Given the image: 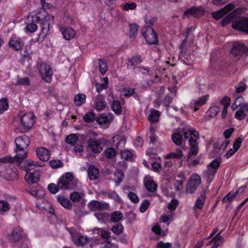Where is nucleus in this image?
<instances>
[{"mask_svg":"<svg viewBox=\"0 0 248 248\" xmlns=\"http://www.w3.org/2000/svg\"><path fill=\"white\" fill-rule=\"evenodd\" d=\"M156 18L152 16H146L144 17V21L148 26H151L155 22Z\"/></svg>","mask_w":248,"mask_h":248,"instance_id":"obj_60","label":"nucleus"},{"mask_svg":"<svg viewBox=\"0 0 248 248\" xmlns=\"http://www.w3.org/2000/svg\"><path fill=\"white\" fill-rule=\"evenodd\" d=\"M209 98V95H204L196 99L192 100L189 104L190 108L194 109L195 111L199 109L200 107L206 104Z\"/></svg>","mask_w":248,"mask_h":248,"instance_id":"obj_20","label":"nucleus"},{"mask_svg":"<svg viewBox=\"0 0 248 248\" xmlns=\"http://www.w3.org/2000/svg\"><path fill=\"white\" fill-rule=\"evenodd\" d=\"M201 182L200 175L196 173L192 174L186 185V192L193 193L201 185Z\"/></svg>","mask_w":248,"mask_h":248,"instance_id":"obj_11","label":"nucleus"},{"mask_svg":"<svg viewBox=\"0 0 248 248\" xmlns=\"http://www.w3.org/2000/svg\"><path fill=\"white\" fill-rule=\"evenodd\" d=\"M242 143V139L240 138L237 139L233 145V149H231L229 150V151L226 153L225 156L226 158H229L231 156L233 155L234 153L239 149Z\"/></svg>","mask_w":248,"mask_h":248,"instance_id":"obj_33","label":"nucleus"},{"mask_svg":"<svg viewBox=\"0 0 248 248\" xmlns=\"http://www.w3.org/2000/svg\"><path fill=\"white\" fill-rule=\"evenodd\" d=\"M73 179V174L71 172H67L62 175L58 180V186L61 189H66L70 187V185Z\"/></svg>","mask_w":248,"mask_h":248,"instance_id":"obj_14","label":"nucleus"},{"mask_svg":"<svg viewBox=\"0 0 248 248\" xmlns=\"http://www.w3.org/2000/svg\"><path fill=\"white\" fill-rule=\"evenodd\" d=\"M124 192L127 195L129 200L134 203H138L139 202V198L136 193L134 191L135 190V187L129 186H125L124 187Z\"/></svg>","mask_w":248,"mask_h":248,"instance_id":"obj_27","label":"nucleus"},{"mask_svg":"<svg viewBox=\"0 0 248 248\" xmlns=\"http://www.w3.org/2000/svg\"><path fill=\"white\" fill-rule=\"evenodd\" d=\"M111 230L114 233L120 234L123 231V227L121 224H117L113 226Z\"/></svg>","mask_w":248,"mask_h":248,"instance_id":"obj_62","label":"nucleus"},{"mask_svg":"<svg viewBox=\"0 0 248 248\" xmlns=\"http://www.w3.org/2000/svg\"><path fill=\"white\" fill-rule=\"evenodd\" d=\"M168 90L170 91V93H168L166 96L164 102V105L167 107L169 106L173 97L175 95L176 93V88L175 86L173 88L169 87L168 88Z\"/></svg>","mask_w":248,"mask_h":248,"instance_id":"obj_34","label":"nucleus"},{"mask_svg":"<svg viewBox=\"0 0 248 248\" xmlns=\"http://www.w3.org/2000/svg\"><path fill=\"white\" fill-rule=\"evenodd\" d=\"M25 170L26 174L25 176V180L28 184H34L37 183L40 179V171L35 168L39 167L38 162H35L31 160H27L25 162Z\"/></svg>","mask_w":248,"mask_h":248,"instance_id":"obj_4","label":"nucleus"},{"mask_svg":"<svg viewBox=\"0 0 248 248\" xmlns=\"http://www.w3.org/2000/svg\"><path fill=\"white\" fill-rule=\"evenodd\" d=\"M82 196V193L75 191L70 194V198L74 202H78L80 200Z\"/></svg>","mask_w":248,"mask_h":248,"instance_id":"obj_58","label":"nucleus"},{"mask_svg":"<svg viewBox=\"0 0 248 248\" xmlns=\"http://www.w3.org/2000/svg\"><path fill=\"white\" fill-rule=\"evenodd\" d=\"M220 111V108L216 105L212 106L207 111V115L211 118L215 117Z\"/></svg>","mask_w":248,"mask_h":248,"instance_id":"obj_46","label":"nucleus"},{"mask_svg":"<svg viewBox=\"0 0 248 248\" xmlns=\"http://www.w3.org/2000/svg\"><path fill=\"white\" fill-rule=\"evenodd\" d=\"M29 192L35 197L40 199L36 202V206L39 209L48 211L51 214L54 213V210L50 203L46 199H42L46 194V191L44 188L40 187L32 188L30 190Z\"/></svg>","mask_w":248,"mask_h":248,"instance_id":"obj_6","label":"nucleus"},{"mask_svg":"<svg viewBox=\"0 0 248 248\" xmlns=\"http://www.w3.org/2000/svg\"><path fill=\"white\" fill-rule=\"evenodd\" d=\"M95 108L98 110H102L105 108V104L103 97L101 95H98L95 100Z\"/></svg>","mask_w":248,"mask_h":248,"instance_id":"obj_42","label":"nucleus"},{"mask_svg":"<svg viewBox=\"0 0 248 248\" xmlns=\"http://www.w3.org/2000/svg\"><path fill=\"white\" fill-rule=\"evenodd\" d=\"M98 62L99 70L101 73L104 75L106 74L108 69V63L105 60L101 59H99Z\"/></svg>","mask_w":248,"mask_h":248,"instance_id":"obj_47","label":"nucleus"},{"mask_svg":"<svg viewBox=\"0 0 248 248\" xmlns=\"http://www.w3.org/2000/svg\"><path fill=\"white\" fill-rule=\"evenodd\" d=\"M13 160L11 156L0 158V176L7 180H16L18 177L16 169L9 166Z\"/></svg>","mask_w":248,"mask_h":248,"instance_id":"obj_3","label":"nucleus"},{"mask_svg":"<svg viewBox=\"0 0 248 248\" xmlns=\"http://www.w3.org/2000/svg\"><path fill=\"white\" fill-rule=\"evenodd\" d=\"M94 216L99 221H105L108 218V215L103 211L96 212L94 213Z\"/></svg>","mask_w":248,"mask_h":248,"instance_id":"obj_53","label":"nucleus"},{"mask_svg":"<svg viewBox=\"0 0 248 248\" xmlns=\"http://www.w3.org/2000/svg\"><path fill=\"white\" fill-rule=\"evenodd\" d=\"M106 156L108 158H111L116 155L115 150L112 148H108L104 152Z\"/></svg>","mask_w":248,"mask_h":248,"instance_id":"obj_64","label":"nucleus"},{"mask_svg":"<svg viewBox=\"0 0 248 248\" xmlns=\"http://www.w3.org/2000/svg\"><path fill=\"white\" fill-rule=\"evenodd\" d=\"M206 199L205 192L201 194L200 196L196 200L193 209L196 212H200L202 209Z\"/></svg>","mask_w":248,"mask_h":248,"instance_id":"obj_32","label":"nucleus"},{"mask_svg":"<svg viewBox=\"0 0 248 248\" xmlns=\"http://www.w3.org/2000/svg\"><path fill=\"white\" fill-rule=\"evenodd\" d=\"M111 108L115 113L119 114L122 112V107L119 101L114 100L111 104Z\"/></svg>","mask_w":248,"mask_h":248,"instance_id":"obj_49","label":"nucleus"},{"mask_svg":"<svg viewBox=\"0 0 248 248\" xmlns=\"http://www.w3.org/2000/svg\"><path fill=\"white\" fill-rule=\"evenodd\" d=\"M8 104L6 99L2 98L0 100V113L7 109Z\"/></svg>","mask_w":248,"mask_h":248,"instance_id":"obj_61","label":"nucleus"},{"mask_svg":"<svg viewBox=\"0 0 248 248\" xmlns=\"http://www.w3.org/2000/svg\"><path fill=\"white\" fill-rule=\"evenodd\" d=\"M142 60L140 56L132 57L128 62L127 66L129 68L134 69L137 65L141 62Z\"/></svg>","mask_w":248,"mask_h":248,"instance_id":"obj_37","label":"nucleus"},{"mask_svg":"<svg viewBox=\"0 0 248 248\" xmlns=\"http://www.w3.org/2000/svg\"><path fill=\"white\" fill-rule=\"evenodd\" d=\"M118 141V142L116 144V147L117 149L120 148H123L126 143V140L124 137H121L119 135L114 136L112 138V142L114 144V142Z\"/></svg>","mask_w":248,"mask_h":248,"instance_id":"obj_38","label":"nucleus"},{"mask_svg":"<svg viewBox=\"0 0 248 248\" xmlns=\"http://www.w3.org/2000/svg\"><path fill=\"white\" fill-rule=\"evenodd\" d=\"M184 155L181 149H177L175 152L170 153L165 156V158L167 159H180Z\"/></svg>","mask_w":248,"mask_h":248,"instance_id":"obj_36","label":"nucleus"},{"mask_svg":"<svg viewBox=\"0 0 248 248\" xmlns=\"http://www.w3.org/2000/svg\"><path fill=\"white\" fill-rule=\"evenodd\" d=\"M112 119V114H109L108 115L101 114L97 117L96 120L100 125H106L107 126Z\"/></svg>","mask_w":248,"mask_h":248,"instance_id":"obj_31","label":"nucleus"},{"mask_svg":"<svg viewBox=\"0 0 248 248\" xmlns=\"http://www.w3.org/2000/svg\"><path fill=\"white\" fill-rule=\"evenodd\" d=\"M26 149L16 148V154L14 157H12V159H13L12 162H16L19 165L27 156V152Z\"/></svg>","mask_w":248,"mask_h":248,"instance_id":"obj_25","label":"nucleus"},{"mask_svg":"<svg viewBox=\"0 0 248 248\" xmlns=\"http://www.w3.org/2000/svg\"><path fill=\"white\" fill-rule=\"evenodd\" d=\"M205 12L204 9L201 6L192 7L184 12L185 16L198 17L202 16Z\"/></svg>","mask_w":248,"mask_h":248,"instance_id":"obj_21","label":"nucleus"},{"mask_svg":"<svg viewBox=\"0 0 248 248\" xmlns=\"http://www.w3.org/2000/svg\"><path fill=\"white\" fill-rule=\"evenodd\" d=\"M31 83L30 79L27 77L19 78L18 77L16 85L17 86H29Z\"/></svg>","mask_w":248,"mask_h":248,"instance_id":"obj_48","label":"nucleus"},{"mask_svg":"<svg viewBox=\"0 0 248 248\" xmlns=\"http://www.w3.org/2000/svg\"><path fill=\"white\" fill-rule=\"evenodd\" d=\"M173 216V213L172 212L168 211L161 216L160 220L162 222H167L172 220Z\"/></svg>","mask_w":248,"mask_h":248,"instance_id":"obj_50","label":"nucleus"},{"mask_svg":"<svg viewBox=\"0 0 248 248\" xmlns=\"http://www.w3.org/2000/svg\"><path fill=\"white\" fill-rule=\"evenodd\" d=\"M237 196V193L235 192H229L226 195L223 199V202H230L233 200Z\"/></svg>","mask_w":248,"mask_h":248,"instance_id":"obj_59","label":"nucleus"},{"mask_svg":"<svg viewBox=\"0 0 248 248\" xmlns=\"http://www.w3.org/2000/svg\"><path fill=\"white\" fill-rule=\"evenodd\" d=\"M78 137L76 134H71L66 138V141L69 144L74 146L77 142Z\"/></svg>","mask_w":248,"mask_h":248,"instance_id":"obj_55","label":"nucleus"},{"mask_svg":"<svg viewBox=\"0 0 248 248\" xmlns=\"http://www.w3.org/2000/svg\"><path fill=\"white\" fill-rule=\"evenodd\" d=\"M58 201L65 208L70 209L72 207V203L70 201L64 196H59L57 197Z\"/></svg>","mask_w":248,"mask_h":248,"instance_id":"obj_41","label":"nucleus"},{"mask_svg":"<svg viewBox=\"0 0 248 248\" xmlns=\"http://www.w3.org/2000/svg\"><path fill=\"white\" fill-rule=\"evenodd\" d=\"M121 155L122 157L125 160H132L135 156L134 152L129 150L121 152Z\"/></svg>","mask_w":248,"mask_h":248,"instance_id":"obj_44","label":"nucleus"},{"mask_svg":"<svg viewBox=\"0 0 248 248\" xmlns=\"http://www.w3.org/2000/svg\"><path fill=\"white\" fill-rule=\"evenodd\" d=\"M38 69L42 79L46 83L51 82L53 71L50 66L46 63H41Z\"/></svg>","mask_w":248,"mask_h":248,"instance_id":"obj_10","label":"nucleus"},{"mask_svg":"<svg viewBox=\"0 0 248 248\" xmlns=\"http://www.w3.org/2000/svg\"><path fill=\"white\" fill-rule=\"evenodd\" d=\"M88 173L91 180H95L98 177V170L93 166H91L88 168Z\"/></svg>","mask_w":248,"mask_h":248,"instance_id":"obj_40","label":"nucleus"},{"mask_svg":"<svg viewBox=\"0 0 248 248\" xmlns=\"http://www.w3.org/2000/svg\"><path fill=\"white\" fill-rule=\"evenodd\" d=\"M241 9H235L228 15L222 22V26H225L229 22H232L233 29L248 33V17L239 16Z\"/></svg>","mask_w":248,"mask_h":248,"instance_id":"obj_1","label":"nucleus"},{"mask_svg":"<svg viewBox=\"0 0 248 248\" xmlns=\"http://www.w3.org/2000/svg\"><path fill=\"white\" fill-rule=\"evenodd\" d=\"M28 235L20 227L15 228L10 235H9V239L14 242H18L20 239L26 240Z\"/></svg>","mask_w":248,"mask_h":248,"instance_id":"obj_17","label":"nucleus"},{"mask_svg":"<svg viewBox=\"0 0 248 248\" xmlns=\"http://www.w3.org/2000/svg\"><path fill=\"white\" fill-rule=\"evenodd\" d=\"M73 148V152L78 155H82L84 153V147L82 145L77 143L75 144Z\"/></svg>","mask_w":248,"mask_h":248,"instance_id":"obj_52","label":"nucleus"},{"mask_svg":"<svg viewBox=\"0 0 248 248\" xmlns=\"http://www.w3.org/2000/svg\"><path fill=\"white\" fill-rule=\"evenodd\" d=\"M63 38L67 40H70L74 38L76 35V31L70 27H61L60 28Z\"/></svg>","mask_w":248,"mask_h":248,"instance_id":"obj_26","label":"nucleus"},{"mask_svg":"<svg viewBox=\"0 0 248 248\" xmlns=\"http://www.w3.org/2000/svg\"><path fill=\"white\" fill-rule=\"evenodd\" d=\"M186 176L182 172L178 173L175 178L174 187L177 192H181L184 188L183 183L185 181Z\"/></svg>","mask_w":248,"mask_h":248,"instance_id":"obj_23","label":"nucleus"},{"mask_svg":"<svg viewBox=\"0 0 248 248\" xmlns=\"http://www.w3.org/2000/svg\"><path fill=\"white\" fill-rule=\"evenodd\" d=\"M248 52V49L243 43H234L233 44L231 53L237 59H240Z\"/></svg>","mask_w":248,"mask_h":248,"instance_id":"obj_15","label":"nucleus"},{"mask_svg":"<svg viewBox=\"0 0 248 248\" xmlns=\"http://www.w3.org/2000/svg\"><path fill=\"white\" fill-rule=\"evenodd\" d=\"M234 8L235 5L233 4L230 3L227 5L223 8L218 11L213 12L212 15L214 18L217 20L221 19L224 16L226 15V16L223 19H224L235 10ZM222 22V21H221V22Z\"/></svg>","mask_w":248,"mask_h":248,"instance_id":"obj_12","label":"nucleus"},{"mask_svg":"<svg viewBox=\"0 0 248 248\" xmlns=\"http://www.w3.org/2000/svg\"><path fill=\"white\" fill-rule=\"evenodd\" d=\"M24 45L23 39L16 35H12L10 38L9 46L15 50H20L24 46Z\"/></svg>","mask_w":248,"mask_h":248,"instance_id":"obj_19","label":"nucleus"},{"mask_svg":"<svg viewBox=\"0 0 248 248\" xmlns=\"http://www.w3.org/2000/svg\"><path fill=\"white\" fill-rule=\"evenodd\" d=\"M10 208L9 203L4 200L0 201V212H7Z\"/></svg>","mask_w":248,"mask_h":248,"instance_id":"obj_56","label":"nucleus"},{"mask_svg":"<svg viewBox=\"0 0 248 248\" xmlns=\"http://www.w3.org/2000/svg\"><path fill=\"white\" fill-rule=\"evenodd\" d=\"M233 111L236 110L234 117L238 120H244L248 114V102L241 96L236 97L231 105Z\"/></svg>","mask_w":248,"mask_h":248,"instance_id":"obj_7","label":"nucleus"},{"mask_svg":"<svg viewBox=\"0 0 248 248\" xmlns=\"http://www.w3.org/2000/svg\"><path fill=\"white\" fill-rule=\"evenodd\" d=\"M36 153L38 158L42 161H46L50 157V152L44 147H39L36 150Z\"/></svg>","mask_w":248,"mask_h":248,"instance_id":"obj_28","label":"nucleus"},{"mask_svg":"<svg viewBox=\"0 0 248 248\" xmlns=\"http://www.w3.org/2000/svg\"><path fill=\"white\" fill-rule=\"evenodd\" d=\"M16 148L27 149L30 143L29 138L26 136L18 137L15 140Z\"/></svg>","mask_w":248,"mask_h":248,"instance_id":"obj_24","label":"nucleus"},{"mask_svg":"<svg viewBox=\"0 0 248 248\" xmlns=\"http://www.w3.org/2000/svg\"><path fill=\"white\" fill-rule=\"evenodd\" d=\"M184 135L186 139L188 140L190 148L187 160H189L190 158L195 157L198 153L197 141L199 139V136L198 132L191 127L184 130Z\"/></svg>","mask_w":248,"mask_h":248,"instance_id":"obj_5","label":"nucleus"},{"mask_svg":"<svg viewBox=\"0 0 248 248\" xmlns=\"http://www.w3.org/2000/svg\"><path fill=\"white\" fill-rule=\"evenodd\" d=\"M223 242V239L221 236L220 235V233L216 235L214 238L207 244V246L210 245L212 243H213V247L214 248H217L218 247L221 245Z\"/></svg>","mask_w":248,"mask_h":248,"instance_id":"obj_35","label":"nucleus"},{"mask_svg":"<svg viewBox=\"0 0 248 248\" xmlns=\"http://www.w3.org/2000/svg\"><path fill=\"white\" fill-rule=\"evenodd\" d=\"M144 184L147 189L149 191L153 192L156 189V184L154 182L153 178L149 175L145 176Z\"/></svg>","mask_w":248,"mask_h":248,"instance_id":"obj_30","label":"nucleus"},{"mask_svg":"<svg viewBox=\"0 0 248 248\" xmlns=\"http://www.w3.org/2000/svg\"><path fill=\"white\" fill-rule=\"evenodd\" d=\"M152 231L157 234L164 236L166 235L167 230H161L160 227L157 224H155L152 227Z\"/></svg>","mask_w":248,"mask_h":248,"instance_id":"obj_57","label":"nucleus"},{"mask_svg":"<svg viewBox=\"0 0 248 248\" xmlns=\"http://www.w3.org/2000/svg\"><path fill=\"white\" fill-rule=\"evenodd\" d=\"M44 16L41 13L33 12L27 17L25 23L27 25L24 28L26 32H34L37 30L36 23L41 21V16Z\"/></svg>","mask_w":248,"mask_h":248,"instance_id":"obj_8","label":"nucleus"},{"mask_svg":"<svg viewBox=\"0 0 248 248\" xmlns=\"http://www.w3.org/2000/svg\"><path fill=\"white\" fill-rule=\"evenodd\" d=\"M142 33L148 43L155 44L158 42L157 34L152 28H148L143 29Z\"/></svg>","mask_w":248,"mask_h":248,"instance_id":"obj_18","label":"nucleus"},{"mask_svg":"<svg viewBox=\"0 0 248 248\" xmlns=\"http://www.w3.org/2000/svg\"><path fill=\"white\" fill-rule=\"evenodd\" d=\"M159 116L160 113L158 110L152 109L148 116V120L151 123H155L158 121Z\"/></svg>","mask_w":248,"mask_h":248,"instance_id":"obj_43","label":"nucleus"},{"mask_svg":"<svg viewBox=\"0 0 248 248\" xmlns=\"http://www.w3.org/2000/svg\"><path fill=\"white\" fill-rule=\"evenodd\" d=\"M101 140L99 139L91 138L87 141V147L90 148L95 153H99L102 151L101 146Z\"/></svg>","mask_w":248,"mask_h":248,"instance_id":"obj_22","label":"nucleus"},{"mask_svg":"<svg viewBox=\"0 0 248 248\" xmlns=\"http://www.w3.org/2000/svg\"><path fill=\"white\" fill-rule=\"evenodd\" d=\"M220 164L218 160L215 159L207 165L206 170L202 173L203 178L207 183L211 184L213 181Z\"/></svg>","mask_w":248,"mask_h":248,"instance_id":"obj_9","label":"nucleus"},{"mask_svg":"<svg viewBox=\"0 0 248 248\" xmlns=\"http://www.w3.org/2000/svg\"><path fill=\"white\" fill-rule=\"evenodd\" d=\"M88 206L90 209L93 210L107 209L109 207V204L108 203H103L96 201L90 202L88 204Z\"/></svg>","mask_w":248,"mask_h":248,"instance_id":"obj_29","label":"nucleus"},{"mask_svg":"<svg viewBox=\"0 0 248 248\" xmlns=\"http://www.w3.org/2000/svg\"><path fill=\"white\" fill-rule=\"evenodd\" d=\"M123 217V215L120 211H115L112 213L110 217V220L114 222L120 221Z\"/></svg>","mask_w":248,"mask_h":248,"instance_id":"obj_51","label":"nucleus"},{"mask_svg":"<svg viewBox=\"0 0 248 248\" xmlns=\"http://www.w3.org/2000/svg\"><path fill=\"white\" fill-rule=\"evenodd\" d=\"M171 139L173 142L177 145H180L182 144V136L180 134L177 133H173L171 136Z\"/></svg>","mask_w":248,"mask_h":248,"instance_id":"obj_54","label":"nucleus"},{"mask_svg":"<svg viewBox=\"0 0 248 248\" xmlns=\"http://www.w3.org/2000/svg\"><path fill=\"white\" fill-rule=\"evenodd\" d=\"M50 166L53 169H57L63 166L60 160H52L49 162Z\"/></svg>","mask_w":248,"mask_h":248,"instance_id":"obj_63","label":"nucleus"},{"mask_svg":"<svg viewBox=\"0 0 248 248\" xmlns=\"http://www.w3.org/2000/svg\"><path fill=\"white\" fill-rule=\"evenodd\" d=\"M68 231L71 234L72 240L77 246H83L89 242V239L87 236L81 235L75 230L70 229Z\"/></svg>","mask_w":248,"mask_h":248,"instance_id":"obj_13","label":"nucleus"},{"mask_svg":"<svg viewBox=\"0 0 248 248\" xmlns=\"http://www.w3.org/2000/svg\"><path fill=\"white\" fill-rule=\"evenodd\" d=\"M37 13H41L42 14H44V16L42 15L41 16V21H43V22H42V24H44V25H46V28L45 29V27H42V32L39 34V37L44 39L46 36L47 31V29L49 28V23H48V22L53 20L54 16L50 15H46L45 12L39 11Z\"/></svg>","mask_w":248,"mask_h":248,"instance_id":"obj_16","label":"nucleus"},{"mask_svg":"<svg viewBox=\"0 0 248 248\" xmlns=\"http://www.w3.org/2000/svg\"><path fill=\"white\" fill-rule=\"evenodd\" d=\"M34 117L32 112L25 113L23 111L20 112L14 120L15 131L16 133H22L30 129L34 124Z\"/></svg>","mask_w":248,"mask_h":248,"instance_id":"obj_2","label":"nucleus"},{"mask_svg":"<svg viewBox=\"0 0 248 248\" xmlns=\"http://www.w3.org/2000/svg\"><path fill=\"white\" fill-rule=\"evenodd\" d=\"M86 96L83 93H78L75 96L74 103L77 106H80L86 102Z\"/></svg>","mask_w":248,"mask_h":248,"instance_id":"obj_39","label":"nucleus"},{"mask_svg":"<svg viewBox=\"0 0 248 248\" xmlns=\"http://www.w3.org/2000/svg\"><path fill=\"white\" fill-rule=\"evenodd\" d=\"M124 178V174L123 172L120 170H117L114 173V181L115 182L116 186H119V184L123 181Z\"/></svg>","mask_w":248,"mask_h":248,"instance_id":"obj_45","label":"nucleus"}]
</instances>
